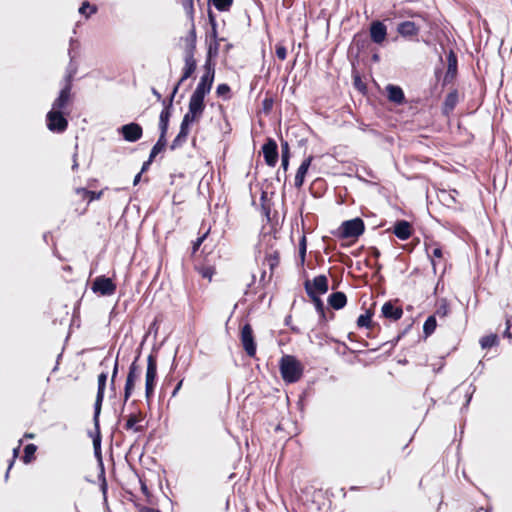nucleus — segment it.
Instances as JSON below:
<instances>
[{"label":"nucleus","mask_w":512,"mask_h":512,"mask_svg":"<svg viewBox=\"0 0 512 512\" xmlns=\"http://www.w3.org/2000/svg\"><path fill=\"white\" fill-rule=\"evenodd\" d=\"M307 174H308L307 170L298 167L296 174H295V178H294L295 188H297V189L302 188Z\"/></svg>","instance_id":"obj_55"},{"label":"nucleus","mask_w":512,"mask_h":512,"mask_svg":"<svg viewBox=\"0 0 512 512\" xmlns=\"http://www.w3.org/2000/svg\"><path fill=\"white\" fill-rule=\"evenodd\" d=\"M207 18L210 29L206 32V38L219 37L217 15L211 7L207 8Z\"/></svg>","instance_id":"obj_30"},{"label":"nucleus","mask_w":512,"mask_h":512,"mask_svg":"<svg viewBox=\"0 0 512 512\" xmlns=\"http://www.w3.org/2000/svg\"><path fill=\"white\" fill-rule=\"evenodd\" d=\"M98 11V7L94 4H91L89 1L84 0L78 9V12L81 16L85 17L86 19L91 17L92 15L96 14Z\"/></svg>","instance_id":"obj_41"},{"label":"nucleus","mask_w":512,"mask_h":512,"mask_svg":"<svg viewBox=\"0 0 512 512\" xmlns=\"http://www.w3.org/2000/svg\"><path fill=\"white\" fill-rule=\"evenodd\" d=\"M275 55L281 61H283L287 58V48L283 43H281V42L276 43Z\"/></svg>","instance_id":"obj_60"},{"label":"nucleus","mask_w":512,"mask_h":512,"mask_svg":"<svg viewBox=\"0 0 512 512\" xmlns=\"http://www.w3.org/2000/svg\"><path fill=\"white\" fill-rule=\"evenodd\" d=\"M372 42L364 29L359 30L353 35L352 41L347 50V58L351 66H359L360 56L369 49Z\"/></svg>","instance_id":"obj_3"},{"label":"nucleus","mask_w":512,"mask_h":512,"mask_svg":"<svg viewBox=\"0 0 512 512\" xmlns=\"http://www.w3.org/2000/svg\"><path fill=\"white\" fill-rule=\"evenodd\" d=\"M140 375H141L140 365L135 362H131L128 367V373L126 376L125 384L135 387L137 380L140 378Z\"/></svg>","instance_id":"obj_33"},{"label":"nucleus","mask_w":512,"mask_h":512,"mask_svg":"<svg viewBox=\"0 0 512 512\" xmlns=\"http://www.w3.org/2000/svg\"><path fill=\"white\" fill-rule=\"evenodd\" d=\"M315 394V389L312 383L307 384V386L301 391L298 396L297 406L299 410L302 412L305 406L308 403V400L313 397Z\"/></svg>","instance_id":"obj_32"},{"label":"nucleus","mask_w":512,"mask_h":512,"mask_svg":"<svg viewBox=\"0 0 512 512\" xmlns=\"http://www.w3.org/2000/svg\"><path fill=\"white\" fill-rule=\"evenodd\" d=\"M210 233V228L204 232L202 235L198 236L196 240L192 241L191 245V257H194L198 250L200 249L203 242L207 239L208 234Z\"/></svg>","instance_id":"obj_51"},{"label":"nucleus","mask_w":512,"mask_h":512,"mask_svg":"<svg viewBox=\"0 0 512 512\" xmlns=\"http://www.w3.org/2000/svg\"><path fill=\"white\" fill-rule=\"evenodd\" d=\"M226 41L224 37L206 38V56L203 65L215 67L219 56L220 43Z\"/></svg>","instance_id":"obj_14"},{"label":"nucleus","mask_w":512,"mask_h":512,"mask_svg":"<svg viewBox=\"0 0 512 512\" xmlns=\"http://www.w3.org/2000/svg\"><path fill=\"white\" fill-rule=\"evenodd\" d=\"M427 256L430 259L431 265L433 267L434 273H436V263L434 261V258H441L443 256V250L439 243H436L430 252L428 248L426 247Z\"/></svg>","instance_id":"obj_46"},{"label":"nucleus","mask_w":512,"mask_h":512,"mask_svg":"<svg viewBox=\"0 0 512 512\" xmlns=\"http://www.w3.org/2000/svg\"><path fill=\"white\" fill-rule=\"evenodd\" d=\"M73 99H74L73 93L59 90L58 95L54 99L50 110L70 114L69 106L72 104Z\"/></svg>","instance_id":"obj_17"},{"label":"nucleus","mask_w":512,"mask_h":512,"mask_svg":"<svg viewBox=\"0 0 512 512\" xmlns=\"http://www.w3.org/2000/svg\"><path fill=\"white\" fill-rule=\"evenodd\" d=\"M168 146V140L160 139L158 138L156 143L152 146L149 157L151 160H155V158L165 152L166 148Z\"/></svg>","instance_id":"obj_42"},{"label":"nucleus","mask_w":512,"mask_h":512,"mask_svg":"<svg viewBox=\"0 0 512 512\" xmlns=\"http://www.w3.org/2000/svg\"><path fill=\"white\" fill-rule=\"evenodd\" d=\"M310 282L318 294H326L329 290V281L325 274L315 276Z\"/></svg>","instance_id":"obj_31"},{"label":"nucleus","mask_w":512,"mask_h":512,"mask_svg":"<svg viewBox=\"0 0 512 512\" xmlns=\"http://www.w3.org/2000/svg\"><path fill=\"white\" fill-rule=\"evenodd\" d=\"M351 76L354 88L362 95H366L368 93V88L362 80V76L358 71V66H351Z\"/></svg>","instance_id":"obj_29"},{"label":"nucleus","mask_w":512,"mask_h":512,"mask_svg":"<svg viewBox=\"0 0 512 512\" xmlns=\"http://www.w3.org/2000/svg\"><path fill=\"white\" fill-rule=\"evenodd\" d=\"M450 313V305L446 298H441L439 305L433 315L439 316L440 318H444L448 316Z\"/></svg>","instance_id":"obj_49"},{"label":"nucleus","mask_w":512,"mask_h":512,"mask_svg":"<svg viewBox=\"0 0 512 512\" xmlns=\"http://www.w3.org/2000/svg\"><path fill=\"white\" fill-rule=\"evenodd\" d=\"M105 394L96 393L95 402L93 405V426L94 429H101L100 427V415L102 411V405L104 401Z\"/></svg>","instance_id":"obj_28"},{"label":"nucleus","mask_w":512,"mask_h":512,"mask_svg":"<svg viewBox=\"0 0 512 512\" xmlns=\"http://www.w3.org/2000/svg\"><path fill=\"white\" fill-rule=\"evenodd\" d=\"M264 162L269 167H275L279 161V150L276 140L272 137H267L261 146Z\"/></svg>","instance_id":"obj_13"},{"label":"nucleus","mask_w":512,"mask_h":512,"mask_svg":"<svg viewBox=\"0 0 512 512\" xmlns=\"http://www.w3.org/2000/svg\"><path fill=\"white\" fill-rule=\"evenodd\" d=\"M373 316L374 311L371 309H366V311L363 314H360L356 320V325L358 328H365V329H373L376 327L378 330L381 329L379 323L373 322Z\"/></svg>","instance_id":"obj_25"},{"label":"nucleus","mask_w":512,"mask_h":512,"mask_svg":"<svg viewBox=\"0 0 512 512\" xmlns=\"http://www.w3.org/2000/svg\"><path fill=\"white\" fill-rule=\"evenodd\" d=\"M174 108H170L167 106H163L159 115L158 129L159 136L158 138L167 140L168 131L170 127V120L173 115Z\"/></svg>","instance_id":"obj_18"},{"label":"nucleus","mask_w":512,"mask_h":512,"mask_svg":"<svg viewBox=\"0 0 512 512\" xmlns=\"http://www.w3.org/2000/svg\"><path fill=\"white\" fill-rule=\"evenodd\" d=\"M141 404L140 400H132L129 403V407L131 408V412L127 417V421L124 424V429L127 431H133L135 433L142 432L144 427L140 425L142 421L146 418V413L139 408Z\"/></svg>","instance_id":"obj_6"},{"label":"nucleus","mask_w":512,"mask_h":512,"mask_svg":"<svg viewBox=\"0 0 512 512\" xmlns=\"http://www.w3.org/2000/svg\"><path fill=\"white\" fill-rule=\"evenodd\" d=\"M195 54L196 53L184 52V66L182 68L180 77L185 81L193 77L197 70V60L195 58Z\"/></svg>","instance_id":"obj_19"},{"label":"nucleus","mask_w":512,"mask_h":512,"mask_svg":"<svg viewBox=\"0 0 512 512\" xmlns=\"http://www.w3.org/2000/svg\"><path fill=\"white\" fill-rule=\"evenodd\" d=\"M233 3L234 0H208V7L213 5L219 12H228L231 9Z\"/></svg>","instance_id":"obj_45"},{"label":"nucleus","mask_w":512,"mask_h":512,"mask_svg":"<svg viewBox=\"0 0 512 512\" xmlns=\"http://www.w3.org/2000/svg\"><path fill=\"white\" fill-rule=\"evenodd\" d=\"M459 102V91L457 88H452L441 105V113L444 116H449L450 113L456 108Z\"/></svg>","instance_id":"obj_21"},{"label":"nucleus","mask_w":512,"mask_h":512,"mask_svg":"<svg viewBox=\"0 0 512 512\" xmlns=\"http://www.w3.org/2000/svg\"><path fill=\"white\" fill-rule=\"evenodd\" d=\"M274 105V99L272 97L266 96L262 100V110L265 114H268L272 111Z\"/></svg>","instance_id":"obj_63"},{"label":"nucleus","mask_w":512,"mask_h":512,"mask_svg":"<svg viewBox=\"0 0 512 512\" xmlns=\"http://www.w3.org/2000/svg\"><path fill=\"white\" fill-rule=\"evenodd\" d=\"M444 59H443V56L442 54L439 55V65H436L435 68H434V78H435V85L434 87L431 88V96H434L435 95V90L437 89V85L440 83L442 84V77H444Z\"/></svg>","instance_id":"obj_36"},{"label":"nucleus","mask_w":512,"mask_h":512,"mask_svg":"<svg viewBox=\"0 0 512 512\" xmlns=\"http://www.w3.org/2000/svg\"><path fill=\"white\" fill-rule=\"evenodd\" d=\"M182 6L190 22H193L195 14L194 0H182Z\"/></svg>","instance_id":"obj_57"},{"label":"nucleus","mask_w":512,"mask_h":512,"mask_svg":"<svg viewBox=\"0 0 512 512\" xmlns=\"http://www.w3.org/2000/svg\"><path fill=\"white\" fill-rule=\"evenodd\" d=\"M385 94L387 100L395 106H403L407 104L404 90L400 85L389 83L385 86Z\"/></svg>","instance_id":"obj_16"},{"label":"nucleus","mask_w":512,"mask_h":512,"mask_svg":"<svg viewBox=\"0 0 512 512\" xmlns=\"http://www.w3.org/2000/svg\"><path fill=\"white\" fill-rule=\"evenodd\" d=\"M191 27L185 37H181V40L185 41L184 52L196 53L197 51V31L195 22H190Z\"/></svg>","instance_id":"obj_24"},{"label":"nucleus","mask_w":512,"mask_h":512,"mask_svg":"<svg viewBox=\"0 0 512 512\" xmlns=\"http://www.w3.org/2000/svg\"><path fill=\"white\" fill-rule=\"evenodd\" d=\"M437 328V319L435 315H429L423 324V334L422 338L423 340H426L428 337H430Z\"/></svg>","instance_id":"obj_37"},{"label":"nucleus","mask_w":512,"mask_h":512,"mask_svg":"<svg viewBox=\"0 0 512 512\" xmlns=\"http://www.w3.org/2000/svg\"><path fill=\"white\" fill-rule=\"evenodd\" d=\"M278 367L281 378L287 385L298 382L304 374V365L295 355L284 354Z\"/></svg>","instance_id":"obj_1"},{"label":"nucleus","mask_w":512,"mask_h":512,"mask_svg":"<svg viewBox=\"0 0 512 512\" xmlns=\"http://www.w3.org/2000/svg\"><path fill=\"white\" fill-rule=\"evenodd\" d=\"M108 372L102 371L97 377V393L105 394L108 380Z\"/></svg>","instance_id":"obj_52"},{"label":"nucleus","mask_w":512,"mask_h":512,"mask_svg":"<svg viewBox=\"0 0 512 512\" xmlns=\"http://www.w3.org/2000/svg\"><path fill=\"white\" fill-rule=\"evenodd\" d=\"M370 41L378 45L380 47L384 46L388 37V28L384 21L382 20H372L369 23L368 32H367Z\"/></svg>","instance_id":"obj_11"},{"label":"nucleus","mask_w":512,"mask_h":512,"mask_svg":"<svg viewBox=\"0 0 512 512\" xmlns=\"http://www.w3.org/2000/svg\"><path fill=\"white\" fill-rule=\"evenodd\" d=\"M203 113L204 112H200V111H193V110H188L184 116H183V119L187 122L190 123V125H194L195 123L199 122L203 116Z\"/></svg>","instance_id":"obj_53"},{"label":"nucleus","mask_w":512,"mask_h":512,"mask_svg":"<svg viewBox=\"0 0 512 512\" xmlns=\"http://www.w3.org/2000/svg\"><path fill=\"white\" fill-rule=\"evenodd\" d=\"M90 288L97 296L108 297L115 294L117 285L112 278L106 275H99L93 279Z\"/></svg>","instance_id":"obj_9"},{"label":"nucleus","mask_w":512,"mask_h":512,"mask_svg":"<svg viewBox=\"0 0 512 512\" xmlns=\"http://www.w3.org/2000/svg\"><path fill=\"white\" fill-rule=\"evenodd\" d=\"M99 482V489L103 495V502L108 501V482L106 479V476H103L102 478H98Z\"/></svg>","instance_id":"obj_61"},{"label":"nucleus","mask_w":512,"mask_h":512,"mask_svg":"<svg viewBox=\"0 0 512 512\" xmlns=\"http://www.w3.org/2000/svg\"><path fill=\"white\" fill-rule=\"evenodd\" d=\"M393 234L401 241H406L411 237V225L405 219H397L392 225Z\"/></svg>","instance_id":"obj_20"},{"label":"nucleus","mask_w":512,"mask_h":512,"mask_svg":"<svg viewBox=\"0 0 512 512\" xmlns=\"http://www.w3.org/2000/svg\"><path fill=\"white\" fill-rule=\"evenodd\" d=\"M216 96L227 101L232 98L231 87L227 83H220L216 87Z\"/></svg>","instance_id":"obj_47"},{"label":"nucleus","mask_w":512,"mask_h":512,"mask_svg":"<svg viewBox=\"0 0 512 512\" xmlns=\"http://www.w3.org/2000/svg\"><path fill=\"white\" fill-rule=\"evenodd\" d=\"M156 348L153 347L152 352L147 357V366L145 372V398L148 409L151 408V403L155 394V388L158 382V363H157Z\"/></svg>","instance_id":"obj_2"},{"label":"nucleus","mask_w":512,"mask_h":512,"mask_svg":"<svg viewBox=\"0 0 512 512\" xmlns=\"http://www.w3.org/2000/svg\"><path fill=\"white\" fill-rule=\"evenodd\" d=\"M304 289H305V292L307 294V296L309 297L310 301L313 303V304H316L317 301H320L322 298H321V295L322 294H318L314 287L312 286L310 280H306L304 282Z\"/></svg>","instance_id":"obj_48"},{"label":"nucleus","mask_w":512,"mask_h":512,"mask_svg":"<svg viewBox=\"0 0 512 512\" xmlns=\"http://www.w3.org/2000/svg\"><path fill=\"white\" fill-rule=\"evenodd\" d=\"M78 71V63L76 62V55L69 51V63L66 67V74L75 76Z\"/></svg>","instance_id":"obj_56"},{"label":"nucleus","mask_w":512,"mask_h":512,"mask_svg":"<svg viewBox=\"0 0 512 512\" xmlns=\"http://www.w3.org/2000/svg\"><path fill=\"white\" fill-rule=\"evenodd\" d=\"M206 264L195 265L196 271L205 279L211 280L216 270L215 267L209 264L208 255L205 257Z\"/></svg>","instance_id":"obj_38"},{"label":"nucleus","mask_w":512,"mask_h":512,"mask_svg":"<svg viewBox=\"0 0 512 512\" xmlns=\"http://www.w3.org/2000/svg\"><path fill=\"white\" fill-rule=\"evenodd\" d=\"M364 232L365 223L361 217L345 220L336 230L332 231L338 239H358Z\"/></svg>","instance_id":"obj_4"},{"label":"nucleus","mask_w":512,"mask_h":512,"mask_svg":"<svg viewBox=\"0 0 512 512\" xmlns=\"http://www.w3.org/2000/svg\"><path fill=\"white\" fill-rule=\"evenodd\" d=\"M185 82V80H183L181 77H179V79L175 82V84L173 85L172 89H171V92L169 93V95L166 97V101H163V106H167V107H170V108H174V99L181 87V85Z\"/></svg>","instance_id":"obj_39"},{"label":"nucleus","mask_w":512,"mask_h":512,"mask_svg":"<svg viewBox=\"0 0 512 512\" xmlns=\"http://www.w3.org/2000/svg\"><path fill=\"white\" fill-rule=\"evenodd\" d=\"M104 194V189L99 191H94L89 189L87 192V195L85 197V200L88 201V203H91L93 201L99 200Z\"/></svg>","instance_id":"obj_62"},{"label":"nucleus","mask_w":512,"mask_h":512,"mask_svg":"<svg viewBox=\"0 0 512 512\" xmlns=\"http://www.w3.org/2000/svg\"><path fill=\"white\" fill-rule=\"evenodd\" d=\"M69 116V113L49 110L45 119L47 129L55 134L64 133L69 125Z\"/></svg>","instance_id":"obj_8"},{"label":"nucleus","mask_w":512,"mask_h":512,"mask_svg":"<svg viewBox=\"0 0 512 512\" xmlns=\"http://www.w3.org/2000/svg\"><path fill=\"white\" fill-rule=\"evenodd\" d=\"M88 436L92 439L93 452L96 461H102V433L101 429H94L88 431Z\"/></svg>","instance_id":"obj_23"},{"label":"nucleus","mask_w":512,"mask_h":512,"mask_svg":"<svg viewBox=\"0 0 512 512\" xmlns=\"http://www.w3.org/2000/svg\"><path fill=\"white\" fill-rule=\"evenodd\" d=\"M327 304L334 310H341L347 305V296L343 291L332 292L327 298Z\"/></svg>","instance_id":"obj_26"},{"label":"nucleus","mask_w":512,"mask_h":512,"mask_svg":"<svg viewBox=\"0 0 512 512\" xmlns=\"http://www.w3.org/2000/svg\"><path fill=\"white\" fill-rule=\"evenodd\" d=\"M239 339L246 355L254 358L257 352V342L252 325L248 321L240 326Z\"/></svg>","instance_id":"obj_7"},{"label":"nucleus","mask_w":512,"mask_h":512,"mask_svg":"<svg viewBox=\"0 0 512 512\" xmlns=\"http://www.w3.org/2000/svg\"><path fill=\"white\" fill-rule=\"evenodd\" d=\"M396 31L403 38H411L419 34L420 27L414 21L404 20L398 23Z\"/></svg>","instance_id":"obj_22"},{"label":"nucleus","mask_w":512,"mask_h":512,"mask_svg":"<svg viewBox=\"0 0 512 512\" xmlns=\"http://www.w3.org/2000/svg\"><path fill=\"white\" fill-rule=\"evenodd\" d=\"M205 98L192 93L188 103V110L204 112L206 108Z\"/></svg>","instance_id":"obj_35"},{"label":"nucleus","mask_w":512,"mask_h":512,"mask_svg":"<svg viewBox=\"0 0 512 512\" xmlns=\"http://www.w3.org/2000/svg\"><path fill=\"white\" fill-rule=\"evenodd\" d=\"M38 447L37 445L33 444V443H29L27 445H25L24 447V450H23V456H22V461L24 464H30L31 462H33L35 460V454H36V451H37Z\"/></svg>","instance_id":"obj_43"},{"label":"nucleus","mask_w":512,"mask_h":512,"mask_svg":"<svg viewBox=\"0 0 512 512\" xmlns=\"http://www.w3.org/2000/svg\"><path fill=\"white\" fill-rule=\"evenodd\" d=\"M187 139L188 138L183 136L182 134H177L169 145L170 150L174 151L182 147L186 143Z\"/></svg>","instance_id":"obj_58"},{"label":"nucleus","mask_w":512,"mask_h":512,"mask_svg":"<svg viewBox=\"0 0 512 512\" xmlns=\"http://www.w3.org/2000/svg\"><path fill=\"white\" fill-rule=\"evenodd\" d=\"M500 338L497 333H489L480 338L479 344L481 349L487 350L499 345Z\"/></svg>","instance_id":"obj_34"},{"label":"nucleus","mask_w":512,"mask_h":512,"mask_svg":"<svg viewBox=\"0 0 512 512\" xmlns=\"http://www.w3.org/2000/svg\"><path fill=\"white\" fill-rule=\"evenodd\" d=\"M74 77L75 76H73V75L65 73L64 78H63V86L60 90L72 93Z\"/></svg>","instance_id":"obj_59"},{"label":"nucleus","mask_w":512,"mask_h":512,"mask_svg":"<svg viewBox=\"0 0 512 512\" xmlns=\"http://www.w3.org/2000/svg\"><path fill=\"white\" fill-rule=\"evenodd\" d=\"M277 136L280 140L281 145V158L291 159L292 153L289 142L282 137L281 133L277 134Z\"/></svg>","instance_id":"obj_54"},{"label":"nucleus","mask_w":512,"mask_h":512,"mask_svg":"<svg viewBox=\"0 0 512 512\" xmlns=\"http://www.w3.org/2000/svg\"><path fill=\"white\" fill-rule=\"evenodd\" d=\"M326 190L327 183L323 178L320 177L314 179L309 186V192L315 199L321 198Z\"/></svg>","instance_id":"obj_27"},{"label":"nucleus","mask_w":512,"mask_h":512,"mask_svg":"<svg viewBox=\"0 0 512 512\" xmlns=\"http://www.w3.org/2000/svg\"><path fill=\"white\" fill-rule=\"evenodd\" d=\"M440 47L442 49V52L445 53L446 58V70L444 73V77H442V84L441 88L442 90L446 88L447 86L454 83V81L457 79L459 75V68H458V55L457 53L450 48L448 51L446 50V46L444 43H440Z\"/></svg>","instance_id":"obj_5"},{"label":"nucleus","mask_w":512,"mask_h":512,"mask_svg":"<svg viewBox=\"0 0 512 512\" xmlns=\"http://www.w3.org/2000/svg\"><path fill=\"white\" fill-rule=\"evenodd\" d=\"M117 133L129 143H135L143 136V127L135 121L123 124L117 128Z\"/></svg>","instance_id":"obj_12"},{"label":"nucleus","mask_w":512,"mask_h":512,"mask_svg":"<svg viewBox=\"0 0 512 512\" xmlns=\"http://www.w3.org/2000/svg\"><path fill=\"white\" fill-rule=\"evenodd\" d=\"M397 300L386 301L380 311V317L385 318L391 322L400 320L403 316V309L400 305L396 304Z\"/></svg>","instance_id":"obj_15"},{"label":"nucleus","mask_w":512,"mask_h":512,"mask_svg":"<svg viewBox=\"0 0 512 512\" xmlns=\"http://www.w3.org/2000/svg\"><path fill=\"white\" fill-rule=\"evenodd\" d=\"M306 253H307V238L306 235L303 234L299 238L298 242V265L303 266L306 261Z\"/></svg>","instance_id":"obj_44"},{"label":"nucleus","mask_w":512,"mask_h":512,"mask_svg":"<svg viewBox=\"0 0 512 512\" xmlns=\"http://www.w3.org/2000/svg\"><path fill=\"white\" fill-rule=\"evenodd\" d=\"M134 389H135L134 386H130V385L124 384V390H123V396H122V405H121V409H120V413H119V416H118L117 423H120V421L122 420L125 407H126L128 401H129V399L133 395Z\"/></svg>","instance_id":"obj_40"},{"label":"nucleus","mask_w":512,"mask_h":512,"mask_svg":"<svg viewBox=\"0 0 512 512\" xmlns=\"http://www.w3.org/2000/svg\"><path fill=\"white\" fill-rule=\"evenodd\" d=\"M203 74L200 77L198 84L196 85L195 90L192 92L199 96L206 97L210 94L211 89L214 84L216 68L203 65Z\"/></svg>","instance_id":"obj_10"},{"label":"nucleus","mask_w":512,"mask_h":512,"mask_svg":"<svg viewBox=\"0 0 512 512\" xmlns=\"http://www.w3.org/2000/svg\"><path fill=\"white\" fill-rule=\"evenodd\" d=\"M193 125H190L189 122L185 121L183 118L181 120V123H180V127H179V132L178 134H182L183 136L187 137L189 136L190 134V131H191V128H192Z\"/></svg>","instance_id":"obj_64"},{"label":"nucleus","mask_w":512,"mask_h":512,"mask_svg":"<svg viewBox=\"0 0 512 512\" xmlns=\"http://www.w3.org/2000/svg\"><path fill=\"white\" fill-rule=\"evenodd\" d=\"M266 261L271 271V275L273 271L278 267L280 263V252L275 250L272 254L266 255Z\"/></svg>","instance_id":"obj_50"}]
</instances>
